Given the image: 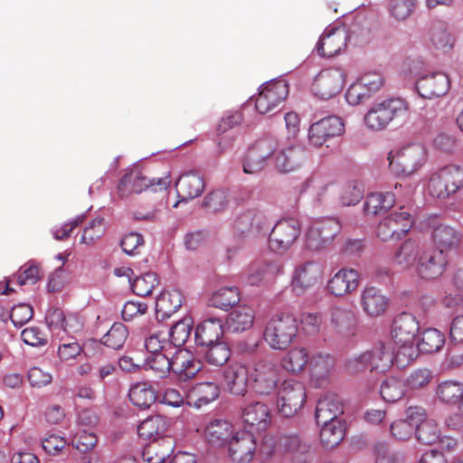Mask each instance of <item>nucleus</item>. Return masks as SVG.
Returning a JSON list of instances; mask_svg holds the SVG:
<instances>
[{"mask_svg": "<svg viewBox=\"0 0 463 463\" xmlns=\"http://www.w3.org/2000/svg\"><path fill=\"white\" fill-rule=\"evenodd\" d=\"M427 158L428 151L422 143H405L391 150L389 167L396 175L411 176L423 167Z\"/></svg>", "mask_w": 463, "mask_h": 463, "instance_id": "1", "label": "nucleus"}, {"mask_svg": "<svg viewBox=\"0 0 463 463\" xmlns=\"http://www.w3.org/2000/svg\"><path fill=\"white\" fill-rule=\"evenodd\" d=\"M298 333L297 319L289 314H276L266 323L263 339L273 350H285L296 339Z\"/></svg>", "mask_w": 463, "mask_h": 463, "instance_id": "2", "label": "nucleus"}, {"mask_svg": "<svg viewBox=\"0 0 463 463\" xmlns=\"http://www.w3.org/2000/svg\"><path fill=\"white\" fill-rule=\"evenodd\" d=\"M463 187V167L457 164H449L433 173L428 183L430 196L447 199L454 195Z\"/></svg>", "mask_w": 463, "mask_h": 463, "instance_id": "3", "label": "nucleus"}, {"mask_svg": "<svg viewBox=\"0 0 463 463\" xmlns=\"http://www.w3.org/2000/svg\"><path fill=\"white\" fill-rule=\"evenodd\" d=\"M392 344L380 343L371 351L364 352L347 361V369L351 373H357L366 368L385 371L394 364Z\"/></svg>", "mask_w": 463, "mask_h": 463, "instance_id": "4", "label": "nucleus"}, {"mask_svg": "<svg viewBox=\"0 0 463 463\" xmlns=\"http://www.w3.org/2000/svg\"><path fill=\"white\" fill-rule=\"evenodd\" d=\"M279 141L274 137H264L255 141L248 149L243 162V172L257 175L263 171L268 162L274 160Z\"/></svg>", "mask_w": 463, "mask_h": 463, "instance_id": "5", "label": "nucleus"}, {"mask_svg": "<svg viewBox=\"0 0 463 463\" xmlns=\"http://www.w3.org/2000/svg\"><path fill=\"white\" fill-rule=\"evenodd\" d=\"M250 379L256 392L268 395L273 392L281 380V371L278 364L269 360H260L254 364Z\"/></svg>", "mask_w": 463, "mask_h": 463, "instance_id": "6", "label": "nucleus"}, {"mask_svg": "<svg viewBox=\"0 0 463 463\" xmlns=\"http://www.w3.org/2000/svg\"><path fill=\"white\" fill-rule=\"evenodd\" d=\"M171 177L167 173L163 177L155 181H150L147 177L137 167L130 169L120 180L118 187V194L120 197H128L133 194H140L146 190L148 187L155 185L159 186V190L166 189L171 184Z\"/></svg>", "mask_w": 463, "mask_h": 463, "instance_id": "7", "label": "nucleus"}, {"mask_svg": "<svg viewBox=\"0 0 463 463\" xmlns=\"http://www.w3.org/2000/svg\"><path fill=\"white\" fill-rule=\"evenodd\" d=\"M306 402V390L299 382L285 381L278 394L279 412L284 417L296 415Z\"/></svg>", "mask_w": 463, "mask_h": 463, "instance_id": "8", "label": "nucleus"}, {"mask_svg": "<svg viewBox=\"0 0 463 463\" xmlns=\"http://www.w3.org/2000/svg\"><path fill=\"white\" fill-rule=\"evenodd\" d=\"M412 226L411 213L401 208L383 219L377 229V236L383 241L400 240L410 231Z\"/></svg>", "mask_w": 463, "mask_h": 463, "instance_id": "9", "label": "nucleus"}, {"mask_svg": "<svg viewBox=\"0 0 463 463\" xmlns=\"http://www.w3.org/2000/svg\"><path fill=\"white\" fill-rule=\"evenodd\" d=\"M300 235V225L295 219L279 221L271 229L269 237V248L284 252L290 249Z\"/></svg>", "mask_w": 463, "mask_h": 463, "instance_id": "10", "label": "nucleus"}, {"mask_svg": "<svg viewBox=\"0 0 463 463\" xmlns=\"http://www.w3.org/2000/svg\"><path fill=\"white\" fill-rule=\"evenodd\" d=\"M288 94V86L285 80H275L264 83L255 99V107L259 113L272 112L283 102Z\"/></svg>", "mask_w": 463, "mask_h": 463, "instance_id": "11", "label": "nucleus"}, {"mask_svg": "<svg viewBox=\"0 0 463 463\" xmlns=\"http://www.w3.org/2000/svg\"><path fill=\"white\" fill-rule=\"evenodd\" d=\"M344 132V123L338 117H327L313 123L307 133L309 145L319 147L328 139Z\"/></svg>", "mask_w": 463, "mask_h": 463, "instance_id": "12", "label": "nucleus"}, {"mask_svg": "<svg viewBox=\"0 0 463 463\" xmlns=\"http://www.w3.org/2000/svg\"><path fill=\"white\" fill-rule=\"evenodd\" d=\"M345 76L338 69L321 71L313 82L314 94L327 99L338 94L344 87Z\"/></svg>", "mask_w": 463, "mask_h": 463, "instance_id": "13", "label": "nucleus"}, {"mask_svg": "<svg viewBox=\"0 0 463 463\" xmlns=\"http://www.w3.org/2000/svg\"><path fill=\"white\" fill-rule=\"evenodd\" d=\"M323 267L315 261H307L298 265L294 272L292 288L298 295L304 294L313 288L323 278Z\"/></svg>", "mask_w": 463, "mask_h": 463, "instance_id": "14", "label": "nucleus"}, {"mask_svg": "<svg viewBox=\"0 0 463 463\" xmlns=\"http://www.w3.org/2000/svg\"><path fill=\"white\" fill-rule=\"evenodd\" d=\"M306 160L305 150L296 143L280 146L275 153L273 165L281 173H289L299 168Z\"/></svg>", "mask_w": 463, "mask_h": 463, "instance_id": "15", "label": "nucleus"}, {"mask_svg": "<svg viewBox=\"0 0 463 463\" xmlns=\"http://www.w3.org/2000/svg\"><path fill=\"white\" fill-rule=\"evenodd\" d=\"M445 264L443 253L423 247L418 258L417 272L424 279H434L443 273Z\"/></svg>", "mask_w": 463, "mask_h": 463, "instance_id": "16", "label": "nucleus"}, {"mask_svg": "<svg viewBox=\"0 0 463 463\" xmlns=\"http://www.w3.org/2000/svg\"><path fill=\"white\" fill-rule=\"evenodd\" d=\"M347 32L344 27L326 28L317 43L320 56L333 57L346 46Z\"/></svg>", "mask_w": 463, "mask_h": 463, "instance_id": "17", "label": "nucleus"}, {"mask_svg": "<svg viewBox=\"0 0 463 463\" xmlns=\"http://www.w3.org/2000/svg\"><path fill=\"white\" fill-rule=\"evenodd\" d=\"M227 448L234 463H250L256 450L255 439L252 434L239 430Z\"/></svg>", "mask_w": 463, "mask_h": 463, "instance_id": "18", "label": "nucleus"}, {"mask_svg": "<svg viewBox=\"0 0 463 463\" xmlns=\"http://www.w3.org/2000/svg\"><path fill=\"white\" fill-rule=\"evenodd\" d=\"M448 76L439 71L420 77L416 87L419 94L425 99H434L445 95L449 90Z\"/></svg>", "mask_w": 463, "mask_h": 463, "instance_id": "19", "label": "nucleus"}, {"mask_svg": "<svg viewBox=\"0 0 463 463\" xmlns=\"http://www.w3.org/2000/svg\"><path fill=\"white\" fill-rule=\"evenodd\" d=\"M239 430L232 422L226 420H214L206 425L204 437L213 446L227 447Z\"/></svg>", "mask_w": 463, "mask_h": 463, "instance_id": "20", "label": "nucleus"}, {"mask_svg": "<svg viewBox=\"0 0 463 463\" xmlns=\"http://www.w3.org/2000/svg\"><path fill=\"white\" fill-rule=\"evenodd\" d=\"M244 425L251 431L265 430L271 422L269 407L260 402L248 404L242 411Z\"/></svg>", "mask_w": 463, "mask_h": 463, "instance_id": "21", "label": "nucleus"}, {"mask_svg": "<svg viewBox=\"0 0 463 463\" xmlns=\"http://www.w3.org/2000/svg\"><path fill=\"white\" fill-rule=\"evenodd\" d=\"M250 373L245 364H231L223 372V381L229 392L234 395H244L247 392Z\"/></svg>", "mask_w": 463, "mask_h": 463, "instance_id": "22", "label": "nucleus"}, {"mask_svg": "<svg viewBox=\"0 0 463 463\" xmlns=\"http://www.w3.org/2000/svg\"><path fill=\"white\" fill-rule=\"evenodd\" d=\"M176 187L179 201L173 205L174 208H176L180 202L199 197L204 191L205 183L197 172L190 171L179 177Z\"/></svg>", "mask_w": 463, "mask_h": 463, "instance_id": "23", "label": "nucleus"}, {"mask_svg": "<svg viewBox=\"0 0 463 463\" xmlns=\"http://www.w3.org/2000/svg\"><path fill=\"white\" fill-rule=\"evenodd\" d=\"M172 364V372L179 381L190 380L201 370L200 361L186 349L177 350L173 355Z\"/></svg>", "mask_w": 463, "mask_h": 463, "instance_id": "24", "label": "nucleus"}, {"mask_svg": "<svg viewBox=\"0 0 463 463\" xmlns=\"http://www.w3.org/2000/svg\"><path fill=\"white\" fill-rule=\"evenodd\" d=\"M359 285V274L353 269H339L327 282L329 292L343 297L356 290Z\"/></svg>", "mask_w": 463, "mask_h": 463, "instance_id": "25", "label": "nucleus"}, {"mask_svg": "<svg viewBox=\"0 0 463 463\" xmlns=\"http://www.w3.org/2000/svg\"><path fill=\"white\" fill-rule=\"evenodd\" d=\"M420 330L416 317L409 313L399 315L393 322L392 330V343H412Z\"/></svg>", "mask_w": 463, "mask_h": 463, "instance_id": "26", "label": "nucleus"}, {"mask_svg": "<svg viewBox=\"0 0 463 463\" xmlns=\"http://www.w3.org/2000/svg\"><path fill=\"white\" fill-rule=\"evenodd\" d=\"M254 320L255 311L252 307L237 305L227 316L226 328L232 333H242L252 327Z\"/></svg>", "mask_w": 463, "mask_h": 463, "instance_id": "27", "label": "nucleus"}, {"mask_svg": "<svg viewBox=\"0 0 463 463\" xmlns=\"http://www.w3.org/2000/svg\"><path fill=\"white\" fill-rule=\"evenodd\" d=\"M329 330L331 333L342 337L353 335L355 331V316L354 312L342 307L333 308L329 321Z\"/></svg>", "mask_w": 463, "mask_h": 463, "instance_id": "28", "label": "nucleus"}, {"mask_svg": "<svg viewBox=\"0 0 463 463\" xmlns=\"http://www.w3.org/2000/svg\"><path fill=\"white\" fill-rule=\"evenodd\" d=\"M361 304L364 311L370 317L384 314L388 307V298L379 288L366 287L361 293Z\"/></svg>", "mask_w": 463, "mask_h": 463, "instance_id": "29", "label": "nucleus"}, {"mask_svg": "<svg viewBox=\"0 0 463 463\" xmlns=\"http://www.w3.org/2000/svg\"><path fill=\"white\" fill-rule=\"evenodd\" d=\"M343 408L339 399L333 394L320 398L317 404L316 420L317 424H326L335 420H343Z\"/></svg>", "mask_w": 463, "mask_h": 463, "instance_id": "30", "label": "nucleus"}, {"mask_svg": "<svg viewBox=\"0 0 463 463\" xmlns=\"http://www.w3.org/2000/svg\"><path fill=\"white\" fill-rule=\"evenodd\" d=\"M433 243L441 253L456 249L461 241L460 232L454 227L439 224L431 232Z\"/></svg>", "mask_w": 463, "mask_h": 463, "instance_id": "31", "label": "nucleus"}, {"mask_svg": "<svg viewBox=\"0 0 463 463\" xmlns=\"http://www.w3.org/2000/svg\"><path fill=\"white\" fill-rule=\"evenodd\" d=\"M223 334L221 319L213 317L203 320L195 329V341L201 345H209L221 342Z\"/></svg>", "mask_w": 463, "mask_h": 463, "instance_id": "32", "label": "nucleus"}, {"mask_svg": "<svg viewBox=\"0 0 463 463\" xmlns=\"http://www.w3.org/2000/svg\"><path fill=\"white\" fill-rule=\"evenodd\" d=\"M174 449V440L169 437L154 440L144 448L142 458L146 463H164Z\"/></svg>", "mask_w": 463, "mask_h": 463, "instance_id": "33", "label": "nucleus"}, {"mask_svg": "<svg viewBox=\"0 0 463 463\" xmlns=\"http://www.w3.org/2000/svg\"><path fill=\"white\" fill-rule=\"evenodd\" d=\"M423 246L413 240H407L402 243L392 257V262L402 269H407L418 261Z\"/></svg>", "mask_w": 463, "mask_h": 463, "instance_id": "34", "label": "nucleus"}, {"mask_svg": "<svg viewBox=\"0 0 463 463\" xmlns=\"http://www.w3.org/2000/svg\"><path fill=\"white\" fill-rule=\"evenodd\" d=\"M317 425L320 427V442L326 449H334L343 441L345 435L343 420H335L326 424Z\"/></svg>", "mask_w": 463, "mask_h": 463, "instance_id": "35", "label": "nucleus"}, {"mask_svg": "<svg viewBox=\"0 0 463 463\" xmlns=\"http://www.w3.org/2000/svg\"><path fill=\"white\" fill-rule=\"evenodd\" d=\"M220 390L214 382H203L191 387L187 392L188 399L196 407H202L218 398Z\"/></svg>", "mask_w": 463, "mask_h": 463, "instance_id": "36", "label": "nucleus"}, {"mask_svg": "<svg viewBox=\"0 0 463 463\" xmlns=\"http://www.w3.org/2000/svg\"><path fill=\"white\" fill-rule=\"evenodd\" d=\"M240 291L236 287H221L208 298V305L227 311L240 302Z\"/></svg>", "mask_w": 463, "mask_h": 463, "instance_id": "37", "label": "nucleus"}, {"mask_svg": "<svg viewBox=\"0 0 463 463\" xmlns=\"http://www.w3.org/2000/svg\"><path fill=\"white\" fill-rule=\"evenodd\" d=\"M242 226L254 236H265L269 233L271 222L262 212L249 211L240 217Z\"/></svg>", "mask_w": 463, "mask_h": 463, "instance_id": "38", "label": "nucleus"}, {"mask_svg": "<svg viewBox=\"0 0 463 463\" xmlns=\"http://www.w3.org/2000/svg\"><path fill=\"white\" fill-rule=\"evenodd\" d=\"M463 395V383L454 380L441 382L436 388L438 400L448 405H458Z\"/></svg>", "mask_w": 463, "mask_h": 463, "instance_id": "39", "label": "nucleus"}, {"mask_svg": "<svg viewBox=\"0 0 463 463\" xmlns=\"http://www.w3.org/2000/svg\"><path fill=\"white\" fill-rule=\"evenodd\" d=\"M394 203L392 193H373L367 195L364 208L366 214L377 215L387 212Z\"/></svg>", "mask_w": 463, "mask_h": 463, "instance_id": "40", "label": "nucleus"}, {"mask_svg": "<svg viewBox=\"0 0 463 463\" xmlns=\"http://www.w3.org/2000/svg\"><path fill=\"white\" fill-rule=\"evenodd\" d=\"M167 420L161 415H155L144 420L137 428L140 438L144 439H156L167 430Z\"/></svg>", "mask_w": 463, "mask_h": 463, "instance_id": "41", "label": "nucleus"}, {"mask_svg": "<svg viewBox=\"0 0 463 463\" xmlns=\"http://www.w3.org/2000/svg\"><path fill=\"white\" fill-rule=\"evenodd\" d=\"M242 120V114L239 111H229L221 118L217 127V135L219 137L218 145L222 151L225 150L232 140V137L231 136L228 137L227 140L225 137L222 136L241 125Z\"/></svg>", "mask_w": 463, "mask_h": 463, "instance_id": "42", "label": "nucleus"}, {"mask_svg": "<svg viewBox=\"0 0 463 463\" xmlns=\"http://www.w3.org/2000/svg\"><path fill=\"white\" fill-rule=\"evenodd\" d=\"M183 295L178 289L165 291L156 300V312L162 317H170L175 313L183 303Z\"/></svg>", "mask_w": 463, "mask_h": 463, "instance_id": "43", "label": "nucleus"}, {"mask_svg": "<svg viewBox=\"0 0 463 463\" xmlns=\"http://www.w3.org/2000/svg\"><path fill=\"white\" fill-rule=\"evenodd\" d=\"M279 267L274 262L252 263L248 269V281L251 285H260L279 273Z\"/></svg>", "mask_w": 463, "mask_h": 463, "instance_id": "44", "label": "nucleus"}, {"mask_svg": "<svg viewBox=\"0 0 463 463\" xmlns=\"http://www.w3.org/2000/svg\"><path fill=\"white\" fill-rule=\"evenodd\" d=\"M193 327V317L189 314L184 315L180 320L176 321L170 328V342L175 346L183 345L190 337Z\"/></svg>", "mask_w": 463, "mask_h": 463, "instance_id": "45", "label": "nucleus"}, {"mask_svg": "<svg viewBox=\"0 0 463 463\" xmlns=\"http://www.w3.org/2000/svg\"><path fill=\"white\" fill-rule=\"evenodd\" d=\"M393 348L394 364L403 368L413 362L419 354L420 349L416 342L412 343H391Z\"/></svg>", "mask_w": 463, "mask_h": 463, "instance_id": "46", "label": "nucleus"}, {"mask_svg": "<svg viewBox=\"0 0 463 463\" xmlns=\"http://www.w3.org/2000/svg\"><path fill=\"white\" fill-rule=\"evenodd\" d=\"M405 383L396 377H388L385 379L380 388L382 398L388 402L400 401L406 394Z\"/></svg>", "mask_w": 463, "mask_h": 463, "instance_id": "47", "label": "nucleus"}, {"mask_svg": "<svg viewBox=\"0 0 463 463\" xmlns=\"http://www.w3.org/2000/svg\"><path fill=\"white\" fill-rule=\"evenodd\" d=\"M128 396L130 402L138 408H148L156 401L154 390L144 383H138L132 386Z\"/></svg>", "mask_w": 463, "mask_h": 463, "instance_id": "48", "label": "nucleus"}, {"mask_svg": "<svg viewBox=\"0 0 463 463\" xmlns=\"http://www.w3.org/2000/svg\"><path fill=\"white\" fill-rule=\"evenodd\" d=\"M388 121L406 118L409 116L408 103L400 98H392L379 102Z\"/></svg>", "mask_w": 463, "mask_h": 463, "instance_id": "49", "label": "nucleus"}, {"mask_svg": "<svg viewBox=\"0 0 463 463\" xmlns=\"http://www.w3.org/2000/svg\"><path fill=\"white\" fill-rule=\"evenodd\" d=\"M430 41L432 46L439 51L447 52L454 46V37L443 24L432 26L430 33Z\"/></svg>", "mask_w": 463, "mask_h": 463, "instance_id": "50", "label": "nucleus"}, {"mask_svg": "<svg viewBox=\"0 0 463 463\" xmlns=\"http://www.w3.org/2000/svg\"><path fill=\"white\" fill-rule=\"evenodd\" d=\"M308 362L307 351L303 347L291 349L283 358V367L291 373L301 372Z\"/></svg>", "mask_w": 463, "mask_h": 463, "instance_id": "51", "label": "nucleus"}, {"mask_svg": "<svg viewBox=\"0 0 463 463\" xmlns=\"http://www.w3.org/2000/svg\"><path fill=\"white\" fill-rule=\"evenodd\" d=\"M445 344L444 335L435 328L426 329L418 343L419 349L423 353H434L441 349Z\"/></svg>", "mask_w": 463, "mask_h": 463, "instance_id": "52", "label": "nucleus"}, {"mask_svg": "<svg viewBox=\"0 0 463 463\" xmlns=\"http://www.w3.org/2000/svg\"><path fill=\"white\" fill-rule=\"evenodd\" d=\"M158 283V278L154 272H146L133 280L129 279L133 292L140 297L150 295Z\"/></svg>", "mask_w": 463, "mask_h": 463, "instance_id": "53", "label": "nucleus"}, {"mask_svg": "<svg viewBox=\"0 0 463 463\" xmlns=\"http://www.w3.org/2000/svg\"><path fill=\"white\" fill-rule=\"evenodd\" d=\"M204 346L207 348L204 354L205 360L211 364L221 366L224 364L231 356L230 347L223 341Z\"/></svg>", "mask_w": 463, "mask_h": 463, "instance_id": "54", "label": "nucleus"}, {"mask_svg": "<svg viewBox=\"0 0 463 463\" xmlns=\"http://www.w3.org/2000/svg\"><path fill=\"white\" fill-rule=\"evenodd\" d=\"M439 429L433 420H424L416 428V437L419 441L431 445L439 439Z\"/></svg>", "mask_w": 463, "mask_h": 463, "instance_id": "55", "label": "nucleus"}, {"mask_svg": "<svg viewBox=\"0 0 463 463\" xmlns=\"http://www.w3.org/2000/svg\"><path fill=\"white\" fill-rule=\"evenodd\" d=\"M128 336V331L122 323H114L103 336V344L112 349H120Z\"/></svg>", "mask_w": 463, "mask_h": 463, "instance_id": "56", "label": "nucleus"}, {"mask_svg": "<svg viewBox=\"0 0 463 463\" xmlns=\"http://www.w3.org/2000/svg\"><path fill=\"white\" fill-rule=\"evenodd\" d=\"M335 364L334 358L327 354H317L310 360L311 373L316 378L326 377Z\"/></svg>", "mask_w": 463, "mask_h": 463, "instance_id": "57", "label": "nucleus"}, {"mask_svg": "<svg viewBox=\"0 0 463 463\" xmlns=\"http://www.w3.org/2000/svg\"><path fill=\"white\" fill-rule=\"evenodd\" d=\"M173 356L170 358L164 352L146 357V365L151 369L155 374L159 378L165 377L172 370Z\"/></svg>", "mask_w": 463, "mask_h": 463, "instance_id": "58", "label": "nucleus"}, {"mask_svg": "<svg viewBox=\"0 0 463 463\" xmlns=\"http://www.w3.org/2000/svg\"><path fill=\"white\" fill-rule=\"evenodd\" d=\"M364 120L365 126L372 130H382L390 124L379 103L367 111Z\"/></svg>", "mask_w": 463, "mask_h": 463, "instance_id": "59", "label": "nucleus"}, {"mask_svg": "<svg viewBox=\"0 0 463 463\" xmlns=\"http://www.w3.org/2000/svg\"><path fill=\"white\" fill-rule=\"evenodd\" d=\"M414 7V0H391L389 12L395 20L405 21L411 15Z\"/></svg>", "mask_w": 463, "mask_h": 463, "instance_id": "60", "label": "nucleus"}, {"mask_svg": "<svg viewBox=\"0 0 463 463\" xmlns=\"http://www.w3.org/2000/svg\"><path fill=\"white\" fill-rule=\"evenodd\" d=\"M229 204L225 191L215 190L207 194L203 200V206L212 213H219L226 209Z\"/></svg>", "mask_w": 463, "mask_h": 463, "instance_id": "61", "label": "nucleus"}, {"mask_svg": "<svg viewBox=\"0 0 463 463\" xmlns=\"http://www.w3.org/2000/svg\"><path fill=\"white\" fill-rule=\"evenodd\" d=\"M432 380V373L429 369L414 370L407 378L406 384L411 390H420L427 387Z\"/></svg>", "mask_w": 463, "mask_h": 463, "instance_id": "62", "label": "nucleus"}, {"mask_svg": "<svg viewBox=\"0 0 463 463\" xmlns=\"http://www.w3.org/2000/svg\"><path fill=\"white\" fill-rule=\"evenodd\" d=\"M364 190L360 184H347L340 192V202L345 206L355 205L363 198Z\"/></svg>", "mask_w": 463, "mask_h": 463, "instance_id": "63", "label": "nucleus"}, {"mask_svg": "<svg viewBox=\"0 0 463 463\" xmlns=\"http://www.w3.org/2000/svg\"><path fill=\"white\" fill-rule=\"evenodd\" d=\"M104 232V224L102 218L92 220L87 226L81 235L80 243L85 245H92L94 241L100 238Z\"/></svg>", "mask_w": 463, "mask_h": 463, "instance_id": "64", "label": "nucleus"}]
</instances>
